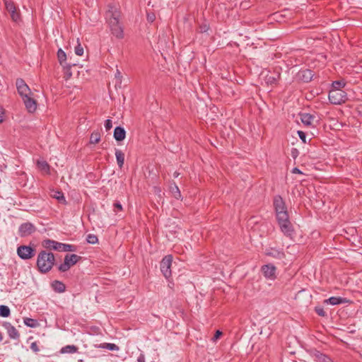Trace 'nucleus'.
<instances>
[{"label": "nucleus", "instance_id": "423d86ee", "mask_svg": "<svg viewBox=\"0 0 362 362\" xmlns=\"http://www.w3.org/2000/svg\"><path fill=\"white\" fill-rule=\"evenodd\" d=\"M5 7L7 12L10 14V16L13 21L19 23L21 21V15L18 9L12 1L4 0Z\"/></svg>", "mask_w": 362, "mask_h": 362}, {"label": "nucleus", "instance_id": "39448f33", "mask_svg": "<svg viewBox=\"0 0 362 362\" xmlns=\"http://www.w3.org/2000/svg\"><path fill=\"white\" fill-rule=\"evenodd\" d=\"M80 257L75 255H66L64 257V262L59 266V270L61 272L68 271L71 266L77 263Z\"/></svg>", "mask_w": 362, "mask_h": 362}, {"label": "nucleus", "instance_id": "4c0bfd02", "mask_svg": "<svg viewBox=\"0 0 362 362\" xmlns=\"http://www.w3.org/2000/svg\"><path fill=\"white\" fill-rule=\"evenodd\" d=\"M112 122L110 119H107L105 120V128L106 129V131H109L112 129Z\"/></svg>", "mask_w": 362, "mask_h": 362}, {"label": "nucleus", "instance_id": "f3484780", "mask_svg": "<svg viewBox=\"0 0 362 362\" xmlns=\"http://www.w3.org/2000/svg\"><path fill=\"white\" fill-rule=\"evenodd\" d=\"M347 302H348V300H346V298H341V297H336V296H332L325 300V303L329 304L332 305L343 304V303H346Z\"/></svg>", "mask_w": 362, "mask_h": 362}, {"label": "nucleus", "instance_id": "412c9836", "mask_svg": "<svg viewBox=\"0 0 362 362\" xmlns=\"http://www.w3.org/2000/svg\"><path fill=\"white\" fill-rule=\"evenodd\" d=\"M51 286H52V289L55 292H57V293H63L65 291V289H66L65 284L64 283H62V281H57V280L54 281L52 283Z\"/></svg>", "mask_w": 362, "mask_h": 362}, {"label": "nucleus", "instance_id": "a211bd4d", "mask_svg": "<svg viewBox=\"0 0 362 362\" xmlns=\"http://www.w3.org/2000/svg\"><path fill=\"white\" fill-rule=\"evenodd\" d=\"M4 327L6 329L7 333L10 338L13 339H17L19 337V334L18 330L9 323H4Z\"/></svg>", "mask_w": 362, "mask_h": 362}, {"label": "nucleus", "instance_id": "2f4dec72", "mask_svg": "<svg viewBox=\"0 0 362 362\" xmlns=\"http://www.w3.org/2000/svg\"><path fill=\"white\" fill-rule=\"evenodd\" d=\"M171 192L175 199H179L181 198V193L177 185H175L171 187Z\"/></svg>", "mask_w": 362, "mask_h": 362}, {"label": "nucleus", "instance_id": "de8ad7c7", "mask_svg": "<svg viewBox=\"0 0 362 362\" xmlns=\"http://www.w3.org/2000/svg\"><path fill=\"white\" fill-rule=\"evenodd\" d=\"M120 76V72L119 70L117 71V73L115 74V76L117 77V76Z\"/></svg>", "mask_w": 362, "mask_h": 362}, {"label": "nucleus", "instance_id": "a878e982", "mask_svg": "<svg viewBox=\"0 0 362 362\" xmlns=\"http://www.w3.org/2000/svg\"><path fill=\"white\" fill-rule=\"evenodd\" d=\"M100 141V133L99 132H93L90 137V144H98Z\"/></svg>", "mask_w": 362, "mask_h": 362}, {"label": "nucleus", "instance_id": "58836bf2", "mask_svg": "<svg viewBox=\"0 0 362 362\" xmlns=\"http://www.w3.org/2000/svg\"><path fill=\"white\" fill-rule=\"evenodd\" d=\"M298 135L299 136L300 139L302 140V141L305 144L306 143V135L305 133L303 131H298Z\"/></svg>", "mask_w": 362, "mask_h": 362}, {"label": "nucleus", "instance_id": "09e8293b", "mask_svg": "<svg viewBox=\"0 0 362 362\" xmlns=\"http://www.w3.org/2000/svg\"><path fill=\"white\" fill-rule=\"evenodd\" d=\"M178 175H179V173H177V172H175V173H174V177H178Z\"/></svg>", "mask_w": 362, "mask_h": 362}, {"label": "nucleus", "instance_id": "393cba45", "mask_svg": "<svg viewBox=\"0 0 362 362\" xmlns=\"http://www.w3.org/2000/svg\"><path fill=\"white\" fill-rule=\"evenodd\" d=\"M52 196L62 204H65L66 203L64 195L62 192L55 191Z\"/></svg>", "mask_w": 362, "mask_h": 362}, {"label": "nucleus", "instance_id": "6e6552de", "mask_svg": "<svg viewBox=\"0 0 362 362\" xmlns=\"http://www.w3.org/2000/svg\"><path fill=\"white\" fill-rule=\"evenodd\" d=\"M16 85L18 93L22 98L32 95L29 86L22 78H18Z\"/></svg>", "mask_w": 362, "mask_h": 362}, {"label": "nucleus", "instance_id": "f03ea898", "mask_svg": "<svg viewBox=\"0 0 362 362\" xmlns=\"http://www.w3.org/2000/svg\"><path fill=\"white\" fill-rule=\"evenodd\" d=\"M54 261L55 259L53 253L42 250L37 255V267L41 273L45 274L52 269Z\"/></svg>", "mask_w": 362, "mask_h": 362}, {"label": "nucleus", "instance_id": "9b49d317", "mask_svg": "<svg viewBox=\"0 0 362 362\" xmlns=\"http://www.w3.org/2000/svg\"><path fill=\"white\" fill-rule=\"evenodd\" d=\"M279 226L280 227L281 231L284 233V235L290 238H293L294 235V229L290 221L280 223Z\"/></svg>", "mask_w": 362, "mask_h": 362}, {"label": "nucleus", "instance_id": "b1692460", "mask_svg": "<svg viewBox=\"0 0 362 362\" xmlns=\"http://www.w3.org/2000/svg\"><path fill=\"white\" fill-rule=\"evenodd\" d=\"M115 156H116V160H117L118 166L120 168H122L124 163V153L121 150L116 149L115 150Z\"/></svg>", "mask_w": 362, "mask_h": 362}, {"label": "nucleus", "instance_id": "cd10ccee", "mask_svg": "<svg viewBox=\"0 0 362 362\" xmlns=\"http://www.w3.org/2000/svg\"><path fill=\"white\" fill-rule=\"evenodd\" d=\"M78 349L74 345H68L62 349V353L74 354L77 351Z\"/></svg>", "mask_w": 362, "mask_h": 362}, {"label": "nucleus", "instance_id": "e433bc0d", "mask_svg": "<svg viewBox=\"0 0 362 362\" xmlns=\"http://www.w3.org/2000/svg\"><path fill=\"white\" fill-rule=\"evenodd\" d=\"M10 315V309L6 305H1V317H7Z\"/></svg>", "mask_w": 362, "mask_h": 362}, {"label": "nucleus", "instance_id": "473e14b6", "mask_svg": "<svg viewBox=\"0 0 362 362\" xmlns=\"http://www.w3.org/2000/svg\"><path fill=\"white\" fill-rule=\"evenodd\" d=\"M74 52L78 56H82L83 54V47L79 43V39H77V45L74 48Z\"/></svg>", "mask_w": 362, "mask_h": 362}, {"label": "nucleus", "instance_id": "4468645a", "mask_svg": "<svg viewBox=\"0 0 362 362\" xmlns=\"http://www.w3.org/2000/svg\"><path fill=\"white\" fill-rule=\"evenodd\" d=\"M62 243L49 239H47L43 241V246L45 247L57 251H61L62 247Z\"/></svg>", "mask_w": 362, "mask_h": 362}, {"label": "nucleus", "instance_id": "37998d69", "mask_svg": "<svg viewBox=\"0 0 362 362\" xmlns=\"http://www.w3.org/2000/svg\"><path fill=\"white\" fill-rule=\"evenodd\" d=\"M222 334V332L220 330H217L215 333L214 337H213L212 340L214 341H216Z\"/></svg>", "mask_w": 362, "mask_h": 362}, {"label": "nucleus", "instance_id": "c9c22d12", "mask_svg": "<svg viewBox=\"0 0 362 362\" xmlns=\"http://www.w3.org/2000/svg\"><path fill=\"white\" fill-rule=\"evenodd\" d=\"M345 86V83L343 81H336L332 83V89H341V88Z\"/></svg>", "mask_w": 362, "mask_h": 362}, {"label": "nucleus", "instance_id": "49530a36", "mask_svg": "<svg viewBox=\"0 0 362 362\" xmlns=\"http://www.w3.org/2000/svg\"><path fill=\"white\" fill-rule=\"evenodd\" d=\"M292 173H299V174L302 173V172L298 168H294L293 169V172Z\"/></svg>", "mask_w": 362, "mask_h": 362}, {"label": "nucleus", "instance_id": "7c9ffc66", "mask_svg": "<svg viewBox=\"0 0 362 362\" xmlns=\"http://www.w3.org/2000/svg\"><path fill=\"white\" fill-rule=\"evenodd\" d=\"M62 252H74L76 251V246L69 244H62Z\"/></svg>", "mask_w": 362, "mask_h": 362}, {"label": "nucleus", "instance_id": "ddd939ff", "mask_svg": "<svg viewBox=\"0 0 362 362\" xmlns=\"http://www.w3.org/2000/svg\"><path fill=\"white\" fill-rule=\"evenodd\" d=\"M313 73L310 69L300 70L298 73V78L305 83H308L313 79Z\"/></svg>", "mask_w": 362, "mask_h": 362}, {"label": "nucleus", "instance_id": "4be33fe9", "mask_svg": "<svg viewBox=\"0 0 362 362\" xmlns=\"http://www.w3.org/2000/svg\"><path fill=\"white\" fill-rule=\"evenodd\" d=\"M37 168L45 174H49V165L47 161L44 160H38L37 161Z\"/></svg>", "mask_w": 362, "mask_h": 362}, {"label": "nucleus", "instance_id": "9d476101", "mask_svg": "<svg viewBox=\"0 0 362 362\" xmlns=\"http://www.w3.org/2000/svg\"><path fill=\"white\" fill-rule=\"evenodd\" d=\"M262 272L266 279L273 280L276 278V267L272 264L262 266Z\"/></svg>", "mask_w": 362, "mask_h": 362}, {"label": "nucleus", "instance_id": "dca6fc26", "mask_svg": "<svg viewBox=\"0 0 362 362\" xmlns=\"http://www.w3.org/2000/svg\"><path fill=\"white\" fill-rule=\"evenodd\" d=\"M113 136L117 141H122L126 137V131L122 127H116L114 130Z\"/></svg>", "mask_w": 362, "mask_h": 362}, {"label": "nucleus", "instance_id": "bb28decb", "mask_svg": "<svg viewBox=\"0 0 362 362\" xmlns=\"http://www.w3.org/2000/svg\"><path fill=\"white\" fill-rule=\"evenodd\" d=\"M316 358L317 362H333L332 358H330L328 356L321 353H318L316 355Z\"/></svg>", "mask_w": 362, "mask_h": 362}, {"label": "nucleus", "instance_id": "0eeeda50", "mask_svg": "<svg viewBox=\"0 0 362 362\" xmlns=\"http://www.w3.org/2000/svg\"><path fill=\"white\" fill-rule=\"evenodd\" d=\"M172 262L173 257L171 255L164 257L160 262V271L166 279H168L171 276L170 267Z\"/></svg>", "mask_w": 362, "mask_h": 362}, {"label": "nucleus", "instance_id": "7ed1b4c3", "mask_svg": "<svg viewBox=\"0 0 362 362\" xmlns=\"http://www.w3.org/2000/svg\"><path fill=\"white\" fill-rule=\"evenodd\" d=\"M329 100L332 104L340 105L347 99L345 91L341 89H332L329 93Z\"/></svg>", "mask_w": 362, "mask_h": 362}, {"label": "nucleus", "instance_id": "a18cd8bd", "mask_svg": "<svg viewBox=\"0 0 362 362\" xmlns=\"http://www.w3.org/2000/svg\"><path fill=\"white\" fill-rule=\"evenodd\" d=\"M138 362H145V358H144V356L143 355H141L138 359H137Z\"/></svg>", "mask_w": 362, "mask_h": 362}, {"label": "nucleus", "instance_id": "72a5a7b5", "mask_svg": "<svg viewBox=\"0 0 362 362\" xmlns=\"http://www.w3.org/2000/svg\"><path fill=\"white\" fill-rule=\"evenodd\" d=\"M101 347L107 349L110 351H118L119 350V347L116 344H112V343H105Z\"/></svg>", "mask_w": 362, "mask_h": 362}, {"label": "nucleus", "instance_id": "c756f323", "mask_svg": "<svg viewBox=\"0 0 362 362\" xmlns=\"http://www.w3.org/2000/svg\"><path fill=\"white\" fill-rule=\"evenodd\" d=\"M23 322L26 326L32 328L35 327L37 325L35 320L29 317L24 318Z\"/></svg>", "mask_w": 362, "mask_h": 362}, {"label": "nucleus", "instance_id": "6ab92c4d", "mask_svg": "<svg viewBox=\"0 0 362 362\" xmlns=\"http://www.w3.org/2000/svg\"><path fill=\"white\" fill-rule=\"evenodd\" d=\"M266 255L277 259H282L284 257V253L281 250L276 248H269L266 250Z\"/></svg>", "mask_w": 362, "mask_h": 362}, {"label": "nucleus", "instance_id": "c03bdc74", "mask_svg": "<svg viewBox=\"0 0 362 362\" xmlns=\"http://www.w3.org/2000/svg\"><path fill=\"white\" fill-rule=\"evenodd\" d=\"M317 313L320 316H324L325 315V312H324V310L322 309L317 310Z\"/></svg>", "mask_w": 362, "mask_h": 362}, {"label": "nucleus", "instance_id": "ea45409f", "mask_svg": "<svg viewBox=\"0 0 362 362\" xmlns=\"http://www.w3.org/2000/svg\"><path fill=\"white\" fill-rule=\"evenodd\" d=\"M122 210V204L117 202L114 204V211L117 213L118 211Z\"/></svg>", "mask_w": 362, "mask_h": 362}, {"label": "nucleus", "instance_id": "2eb2a0df", "mask_svg": "<svg viewBox=\"0 0 362 362\" xmlns=\"http://www.w3.org/2000/svg\"><path fill=\"white\" fill-rule=\"evenodd\" d=\"M274 206L276 213L287 210L285 203L281 196H276L274 199Z\"/></svg>", "mask_w": 362, "mask_h": 362}, {"label": "nucleus", "instance_id": "20e7f679", "mask_svg": "<svg viewBox=\"0 0 362 362\" xmlns=\"http://www.w3.org/2000/svg\"><path fill=\"white\" fill-rule=\"evenodd\" d=\"M16 252L18 256L24 260L30 259L35 255V250L30 245H20Z\"/></svg>", "mask_w": 362, "mask_h": 362}, {"label": "nucleus", "instance_id": "a19ab883", "mask_svg": "<svg viewBox=\"0 0 362 362\" xmlns=\"http://www.w3.org/2000/svg\"><path fill=\"white\" fill-rule=\"evenodd\" d=\"M30 349L32 351H33L34 352L37 353L40 351V349H39V346L37 344V342H33L31 344H30Z\"/></svg>", "mask_w": 362, "mask_h": 362}, {"label": "nucleus", "instance_id": "c85d7f7f", "mask_svg": "<svg viewBox=\"0 0 362 362\" xmlns=\"http://www.w3.org/2000/svg\"><path fill=\"white\" fill-rule=\"evenodd\" d=\"M57 58L60 64L63 65L66 59V54L62 49L57 51Z\"/></svg>", "mask_w": 362, "mask_h": 362}, {"label": "nucleus", "instance_id": "aec40b11", "mask_svg": "<svg viewBox=\"0 0 362 362\" xmlns=\"http://www.w3.org/2000/svg\"><path fill=\"white\" fill-rule=\"evenodd\" d=\"M300 116V120L305 126L310 127L313 125L314 117L312 115L309 113H301Z\"/></svg>", "mask_w": 362, "mask_h": 362}, {"label": "nucleus", "instance_id": "f704fd0d", "mask_svg": "<svg viewBox=\"0 0 362 362\" xmlns=\"http://www.w3.org/2000/svg\"><path fill=\"white\" fill-rule=\"evenodd\" d=\"M86 240L90 244H95L98 243V237L93 234H88L86 238Z\"/></svg>", "mask_w": 362, "mask_h": 362}, {"label": "nucleus", "instance_id": "1a4fd4ad", "mask_svg": "<svg viewBox=\"0 0 362 362\" xmlns=\"http://www.w3.org/2000/svg\"><path fill=\"white\" fill-rule=\"evenodd\" d=\"M35 226L29 222L21 224L19 227V234L22 237H25L31 235L35 231Z\"/></svg>", "mask_w": 362, "mask_h": 362}, {"label": "nucleus", "instance_id": "f257e3e1", "mask_svg": "<svg viewBox=\"0 0 362 362\" xmlns=\"http://www.w3.org/2000/svg\"><path fill=\"white\" fill-rule=\"evenodd\" d=\"M106 18L112 33L117 38H122L124 33L123 28L119 22L120 11L117 6H109V10L106 13Z\"/></svg>", "mask_w": 362, "mask_h": 362}, {"label": "nucleus", "instance_id": "f8f14e48", "mask_svg": "<svg viewBox=\"0 0 362 362\" xmlns=\"http://www.w3.org/2000/svg\"><path fill=\"white\" fill-rule=\"evenodd\" d=\"M24 105L25 106L26 110L30 112H34L37 109V103L36 101L32 98L31 95L22 98Z\"/></svg>", "mask_w": 362, "mask_h": 362}, {"label": "nucleus", "instance_id": "5701e85b", "mask_svg": "<svg viewBox=\"0 0 362 362\" xmlns=\"http://www.w3.org/2000/svg\"><path fill=\"white\" fill-rule=\"evenodd\" d=\"M276 219L278 221V223H282L284 222H287L289 221V217L288 214L287 210L284 211H279L278 213H276Z\"/></svg>", "mask_w": 362, "mask_h": 362}, {"label": "nucleus", "instance_id": "79ce46f5", "mask_svg": "<svg viewBox=\"0 0 362 362\" xmlns=\"http://www.w3.org/2000/svg\"><path fill=\"white\" fill-rule=\"evenodd\" d=\"M155 18H156V16H155V15L153 13H148L147 14V20H148V21L152 23V22L154 21Z\"/></svg>", "mask_w": 362, "mask_h": 362}]
</instances>
